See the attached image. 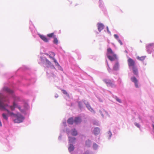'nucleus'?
<instances>
[{
	"mask_svg": "<svg viewBox=\"0 0 154 154\" xmlns=\"http://www.w3.org/2000/svg\"><path fill=\"white\" fill-rule=\"evenodd\" d=\"M51 54H50V55H49L47 54H45L46 55H47L51 59L53 60L54 61L56 65L59 66V64L58 63V62H57L56 60L54 58V57H52V56H51V55L53 57H54L55 55V54L53 52H51Z\"/></svg>",
	"mask_w": 154,
	"mask_h": 154,
	"instance_id": "obj_4",
	"label": "nucleus"
},
{
	"mask_svg": "<svg viewBox=\"0 0 154 154\" xmlns=\"http://www.w3.org/2000/svg\"><path fill=\"white\" fill-rule=\"evenodd\" d=\"M107 30L108 32H109V30L108 29V27H107Z\"/></svg>",
	"mask_w": 154,
	"mask_h": 154,
	"instance_id": "obj_34",
	"label": "nucleus"
},
{
	"mask_svg": "<svg viewBox=\"0 0 154 154\" xmlns=\"http://www.w3.org/2000/svg\"><path fill=\"white\" fill-rule=\"evenodd\" d=\"M116 100L119 102L120 103H121V100L120 99L118 98L117 97H116Z\"/></svg>",
	"mask_w": 154,
	"mask_h": 154,
	"instance_id": "obj_28",
	"label": "nucleus"
},
{
	"mask_svg": "<svg viewBox=\"0 0 154 154\" xmlns=\"http://www.w3.org/2000/svg\"><path fill=\"white\" fill-rule=\"evenodd\" d=\"M118 42H119V43H120V44L121 45H122V41L118 39Z\"/></svg>",
	"mask_w": 154,
	"mask_h": 154,
	"instance_id": "obj_31",
	"label": "nucleus"
},
{
	"mask_svg": "<svg viewBox=\"0 0 154 154\" xmlns=\"http://www.w3.org/2000/svg\"><path fill=\"white\" fill-rule=\"evenodd\" d=\"M81 122V119L79 117H77L75 118L74 122L76 124L80 123Z\"/></svg>",
	"mask_w": 154,
	"mask_h": 154,
	"instance_id": "obj_9",
	"label": "nucleus"
},
{
	"mask_svg": "<svg viewBox=\"0 0 154 154\" xmlns=\"http://www.w3.org/2000/svg\"><path fill=\"white\" fill-rule=\"evenodd\" d=\"M2 116L4 119H5L6 120H8V115H6L4 113L2 114Z\"/></svg>",
	"mask_w": 154,
	"mask_h": 154,
	"instance_id": "obj_21",
	"label": "nucleus"
},
{
	"mask_svg": "<svg viewBox=\"0 0 154 154\" xmlns=\"http://www.w3.org/2000/svg\"><path fill=\"white\" fill-rule=\"evenodd\" d=\"M108 133L109 135V137L110 138L112 135V133L110 131L108 132Z\"/></svg>",
	"mask_w": 154,
	"mask_h": 154,
	"instance_id": "obj_30",
	"label": "nucleus"
},
{
	"mask_svg": "<svg viewBox=\"0 0 154 154\" xmlns=\"http://www.w3.org/2000/svg\"><path fill=\"white\" fill-rule=\"evenodd\" d=\"M108 69H109V68Z\"/></svg>",
	"mask_w": 154,
	"mask_h": 154,
	"instance_id": "obj_36",
	"label": "nucleus"
},
{
	"mask_svg": "<svg viewBox=\"0 0 154 154\" xmlns=\"http://www.w3.org/2000/svg\"><path fill=\"white\" fill-rule=\"evenodd\" d=\"M86 106L87 108L91 112H94V110L88 104H86Z\"/></svg>",
	"mask_w": 154,
	"mask_h": 154,
	"instance_id": "obj_20",
	"label": "nucleus"
},
{
	"mask_svg": "<svg viewBox=\"0 0 154 154\" xmlns=\"http://www.w3.org/2000/svg\"><path fill=\"white\" fill-rule=\"evenodd\" d=\"M0 101L4 104V105H7L8 106H6V108L8 110L7 108L8 107H10L11 110L12 111L14 110L15 107H17V105L15 102L13 103V106H9L7 104H5L4 103V102L6 101V99L5 97L2 94H0Z\"/></svg>",
	"mask_w": 154,
	"mask_h": 154,
	"instance_id": "obj_2",
	"label": "nucleus"
},
{
	"mask_svg": "<svg viewBox=\"0 0 154 154\" xmlns=\"http://www.w3.org/2000/svg\"><path fill=\"white\" fill-rule=\"evenodd\" d=\"M137 58L138 60L141 61H143L145 59V57L144 56H142L141 57H137Z\"/></svg>",
	"mask_w": 154,
	"mask_h": 154,
	"instance_id": "obj_23",
	"label": "nucleus"
},
{
	"mask_svg": "<svg viewBox=\"0 0 154 154\" xmlns=\"http://www.w3.org/2000/svg\"><path fill=\"white\" fill-rule=\"evenodd\" d=\"M3 90L6 92L8 93L9 94H11L13 93V91L10 90L7 87H5L3 88Z\"/></svg>",
	"mask_w": 154,
	"mask_h": 154,
	"instance_id": "obj_11",
	"label": "nucleus"
},
{
	"mask_svg": "<svg viewBox=\"0 0 154 154\" xmlns=\"http://www.w3.org/2000/svg\"><path fill=\"white\" fill-rule=\"evenodd\" d=\"M103 81L108 86H110L111 87H116V86L112 81L109 79H104Z\"/></svg>",
	"mask_w": 154,
	"mask_h": 154,
	"instance_id": "obj_3",
	"label": "nucleus"
},
{
	"mask_svg": "<svg viewBox=\"0 0 154 154\" xmlns=\"http://www.w3.org/2000/svg\"><path fill=\"white\" fill-rule=\"evenodd\" d=\"M132 68L133 72L134 74L136 75H138V70L137 67L135 66L133 67Z\"/></svg>",
	"mask_w": 154,
	"mask_h": 154,
	"instance_id": "obj_7",
	"label": "nucleus"
},
{
	"mask_svg": "<svg viewBox=\"0 0 154 154\" xmlns=\"http://www.w3.org/2000/svg\"><path fill=\"white\" fill-rule=\"evenodd\" d=\"M98 25V29L99 31H100L103 29L104 28V25L102 23H98L97 24Z\"/></svg>",
	"mask_w": 154,
	"mask_h": 154,
	"instance_id": "obj_10",
	"label": "nucleus"
},
{
	"mask_svg": "<svg viewBox=\"0 0 154 154\" xmlns=\"http://www.w3.org/2000/svg\"><path fill=\"white\" fill-rule=\"evenodd\" d=\"M113 56L110 55H107V57L111 61H112L114 60V58L116 57V55L114 54H112Z\"/></svg>",
	"mask_w": 154,
	"mask_h": 154,
	"instance_id": "obj_13",
	"label": "nucleus"
},
{
	"mask_svg": "<svg viewBox=\"0 0 154 154\" xmlns=\"http://www.w3.org/2000/svg\"><path fill=\"white\" fill-rule=\"evenodd\" d=\"M135 125L138 128H140V125H139V124L138 123H136L135 124Z\"/></svg>",
	"mask_w": 154,
	"mask_h": 154,
	"instance_id": "obj_32",
	"label": "nucleus"
},
{
	"mask_svg": "<svg viewBox=\"0 0 154 154\" xmlns=\"http://www.w3.org/2000/svg\"><path fill=\"white\" fill-rule=\"evenodd\" d=\"M119 67V63H116L115 65L113 67V69L115 70H117Z\"/></svg>",
	"mask_w": 154,
	"mask_h": 154,
	"instance_id": "obj_22",
	"label": "nucleus"
},
{
	"mask_svg": "<svg viewBox=\"0 0 154 154\" xmlns=\"http://www.w3.org/2000/svg\"><path fill=\"white\" fill-rule=\"evenodd\" d=\"M62 91H63V93L64 94H67V93L66 91L63 90Z\"/></svg>",
	"mask_w": 154,
	"mask_h": 154,
	"instance_id": "obj_33",
	"label": "nucleus"
},
{
	"mask_svg": "<svg viewBox=\"0 0 154 154\" xmlns=\"http://www.w3.org/2000/svg\"><path fill=\"white\" fill-rule=\"evenodd\" d=\"M131 79L132 82H134L136 87V88H138V86L137 84L138 81L136 78L135 77H133L131 78Z\"/></svg>",
	"mask_w": 154,
	"mask_h": 154,
	"instance_id": "obj_6",
	"label": "nucleus"
},
{
	"mask_svg": "<svg viewBox=\"0 0 154 154\" xmlns=\"http://www.w3.org/2000/svg\"><path fill=\"white\" fill-rule=\"evenodd\" d=\"M74 148L72 144H70L69 147L68 148L69 151V152H71L73 150Z\"/></svg>",
	"mask_w": 154,
	"mask_h": 154,
	"instance_id": "obj_19",
	"label": "nucleus"
},
{
	"mask_svg": "<svg viewBox=\"0 0 154 154\" xmlns=\"http://www.w3.org/2000/svg\"><path fill=\"white\" fill-rule=\"evenodd\" d=\"M91 143V141L89 140H87L86 142V145L87 146H89Z\"/></svg>",
	"mask_w": 154,
	"mask_h": 154,
	"instance_id": "obj_26",
	"label": "nucleus"
},
{
	"mask_svg": "<svg viewBox=\"0 0 154 154\" xmlns=\"http://www.w3.org/2000/svg\"><path fill=\"white\" fill-rule=\"evenodd\" d=\"M153 46H154V44L151 43V44H148V45H147L146 47L148 48H149L150 47Z\"/></svg>",
	"mask_w": 154,
	"mask_h": 154,
	"instance_id": "obj_27",
	"label": "nucleus"
},
{
	"mask_svg": "<svg viewBox=\"0 0 154 154\" xmlns=\"http://www.w3.org/2000/svg\"><path fill=\"white\" fill-rule=\"evenodd\" d=\"M71 134L72 135L76 136L77 135L78 133L77 131L75 129H73L72 131Z\"/></svg>",
	"mask_w": 154,
	"mask_h": 154,
	"instance_id": "obj_17",
	"label": "nucleus"
},
{
	"mask_svg": "<svg viewBox=\"0 0 154 154\" xmlns=\"http://www.w3.org/2000/svg\"><path fill=\"white\" fill-rule=\"evenodd\" d=\"M67 122L69 124H73L74 122L73 119L72 118H70L67 121Z\"/></svg>",
	"mask_w": 154,
	"mask_h": 154,
	"instance_id": "obj_15",
	"label": "nucleus"
},
{
	"mask_svg": "<svg viewBox=\"0 0 154 154\" xmlns=\"http://www.w3.org/2000/svg\"><path fill=\"white\" fill-rule=\"evenodd\" d=\"M46 61V62L47 63L48 65H49L53 67V68L55 69L54 66L51 63L48 59H45Z\"/></svg>",
	"mask_w": 154,
	"mask_h": 154,
	"instance_id": "obj_18",
	"label": "nucleus"
},
{
	"mask_svg": "<svg viewBox=\"0 0 154 154\" xmlns=\"http://www.w3.org/2000/svg\"><path fill=\"white\" fill-rule=\"evenodd\" d=\"M18 108H19V109H20V107H18Z\"/></svg>",
	"mask_w": 154,
	"mask_h": 154,
	"instance_id": "obj_35",
	"label": "nucleus"
},
{
	"mask_svg": "<svg viewBox=\"0 0 154 154\" xmlns=\"http://www.w3.org/2000/svg\"><path fill=\"white\" fill-rule=\"evenodd\" d=\"M47 36L48 37L50 38H51L52 37H54V33H52L50 34H48L47 35Z\"/></svg>",
	"mask_w": 154,
	"mask_h": 154,
	"instance_id": "obj_24",
	"label": "nucleus"
},
{
	"mask_svg": "<svg viewBox=\"0 0 154 154\" xmlns=\"http://www.w3.org/2000/svg\"><path fill=\"white\" fill-rule=\"evenodd\" d=\"M111 54H114L111 49L109 48H108L107 50V53L106 55H110Z\"/></svg>",
	"mask_w": 154,
	"mask_h": 154,
	"instance_id": "obj_14",
	"label": "nucleus"
},
{
	"mask_svg": "<svg viewBox=\"0 0 154 154\" xmlns=\"http://www.w3.org/2000/svg\"><path fill=\"white\" fill-rule=\"evenodd\" d=\"M100 132V129L98 128H95L94 130V133L95 135L98 134Z\"/></svg>",
	"mask_w": 154,
	"mask_h": 154,
	"instance_id": "obj_12",
	"label": "nucleus"
},
{
	"mask_svg": "<svg viewBox=\"0 0 154 154\" xmlns=\"http://www.w3.org/2000/svg\"><path fill=\"white\" fill-rule=\"evenodd\" d=\"M8 106L7 105H4V104L0 101V109L2 110H6L8 112V114L13 116L16 118L14 120L15 123H20L22 122L24 119L23 117L20 114H15L13 112H10L9 110L7 109L6 108V106Z\"/></svg>",
	"mask_w": 154,
	"mask_h": 154,
	"instance_id": "obj_1",
	"label": "nucleus"
},
{
	"mask_svg": "<svg viewBox=\"0 0 154 154\" xmlns=\"http://www.w3.org/2000/svg\"><path fill=\"white\" fill-rule=\"evenodd\" d=\"M69 141L71 143H73L76 140V139L74 137H69Z\"/></svg>",
	"mask_w": 154,
	"mask_h": 154,
	"instance_id": "obj_16",
	"label": "nucleus"
},
{
	"mask_svg": "<svg viewBox=\"0 0 154 154\" xmlns=\"http://www.w3.org/2000/svg\"><path fill=\"white\" fill-rule=\"evenodd\" d=\"M128 64L129 67H132V68L135 66V61L132 59L129 58L128 60Z\"/></svg>",
	"mask_w": 154,
	"mask_h": 154,
	"instance_id": "obj_5",
	"label": "nucleus"
},
{
	"mask_svg": "<svg viewBox=\"0 0 154 154\" xmlns=\"http://www.w3.org/2000/svg\"><path fill=\"white\" fill-rule=\"evenodd\" d=\"M114 37H115V38L116 39H117V40H118V39H118V38H119V36H118V35H116V34H114Z\"/></svg>",
	"mask_w": 154,
	"mask_h": 154,
	"instance_id": "obj_29",
	"label": "nucleus"
},
{
	"mask_svg": "<svg viewBox=\"0 0 154 154\" xmlns=\"http://www.w3.org/2000/svg\"><path fill=\"white\" fill-rule=\"evenodd\" d=\"M54 43L55 44H57L58 43V41L56 38L54 37Z\"/></svg>",
	"mask_w": 154,
	"mask_h": 154,
	"instance_id": "obj_25",
	"label": "nucleus"
},
{
	"mask_svg": "<svg viewBox=\"0 0 154 154\" xmlns=\"http://www.w3.org/2000/svg\"><path fill=\"white\" fill-rule=\"evenodd\" d=\"M39 36L45 42H48V39L45 36L43 35H40Z\"/></svg>",
	"mask_w": 154,
	"mask_h": 154,
	"instance_id": "obj_8",
	"label": "nucleus"
}]
</instances>
